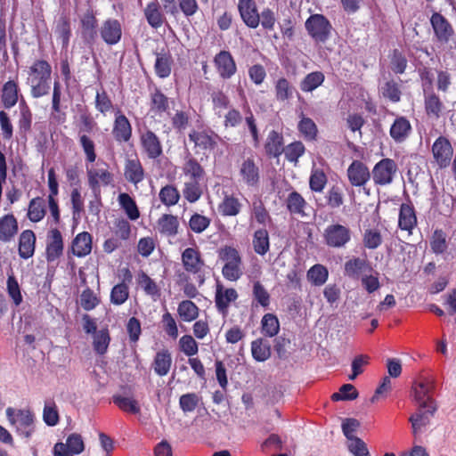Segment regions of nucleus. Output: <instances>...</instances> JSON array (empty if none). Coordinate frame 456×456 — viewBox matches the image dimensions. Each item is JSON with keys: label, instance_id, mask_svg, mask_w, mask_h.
<instances>
[{"label": "nucleus", "instance_id": "nucleus-27", "mask_svg": "<svg viewBox=\"0 0 456 456\" xmlns=\"http://www.w3.org/2000/svg\"><path fill=\"white\" fill-rule=\"evenodd\" d=\"M172 362L170 351L167 348H162L156 353L151 362V368L156 375L164 377L169 373Z\"/></svg>", "mask_w": 456, "mask_h": 456}, {"label": "nucleus", "instance_id": "nucleus-16", "mask_svg": "<svg viewBox=\"0 0 456 456\" xmlns=\"http://www.w3.org/2000/svg\"><path fill=\"white\" fill-rule=\"evenodd\" d=\"M346 174L351 185L354 187H363L370 179L368 167L361 160H353Z\"/></svg>", "mask_w": 456, "mask_h": 456}, {"label": "nucleus", "instance_id": "nucleus-63", "mask_svg": "<svg viewBox=\"0 0 456 456\" xmlns=\"http://www.w3.org/2000/svg\"><path fill=\"white\" fill-rule=\"evenodd\" d=\"M362 242L368 249L378 248L383 242L380 231L376 228L366 229L362 235Z\"/></svg>", "mask_w": 456, "mask_h": 456}, {"label": "nucleus", "instance_id": "nucleus-44", "mask_svg": "<svg viewBox=\"0 0 456 456\" xmlns=\"http://www.w3.org/2000/svg\"><path fill=\"white\" fill-rule=\"evenodd\" d=\"M46 214L45 202L42 197L33 198L28 207L27 217L32 223H38L44 219Z\"/></svg>", "mask_w": 456, "mask_h": 456}, {"label": "nucleus", "instance_id": "nucleus-21", "mask_svg": "<svg viewBox=\"0 0 456 456\" xmlns=\"http://www.w3.org/2000/svg\"><path fill=\"white\" fill-rule=\"evenodd\" d=\"M430 23L435 35L441 43H448L454 31L450 22L439 12H434Z\"/></svg>", "mask_w": 456, "mask_h": 456}, {"label": "nucleus", "instance_id": "nucleus-23", "mask_svg": "<svg viewBox=\"0 0 456 456\" xmlns=\"http://www.w3.org/2000/svg\"><path fill=\"white\" fill-rule=\"evenodd\" d=\"M100 34L102 40L107 45H112L118 44L122 37L120 22L115 19L106 20L100 28Z\"/></svg>", "mask_w": 456, "mask_h": 456}, {"label": "nucleus", "instance_id": "nucleus-5", "mask_svg": "<svg viewBox=\"0 0 456 456\" xmlns=\"http://www.w3.org/2000/svg\"><path fill=\"white\" fill-rule=\"evenodd\" d=\"M305 29L316 43H325L332 29L330 20L322 14H312L305 20Z\"/></svg>", "mask_w": 456, "mask_h": 456}, {"label": "nucleus", "instance_id": "nucleus-19", "mask_svg": "<svg viewBox=\"0 0 456 456\" xmlns=\"http://www.w3.org/2000/svg\"><path fill=\"white\" fill-rule=\"evenodd\" d=\"M88 186L94 192H99L101 185L109 186L113 183L114 175L107 168H87Z\"/></svg>", "mask_w": 456, "mask_h": 456}, {"label": "nucleus", "instance_id": "nucleus-18", "mask_svg": "<svg viewBox=\"0 0 456 456\" xmlns=\"http://www.w3.org/2000/svg\"><path fill=\"white\" fill-rule=\"evenodd\" d=\"M80 24L83 38L88 43L94 42L97 37L98 20L90 1H88V8L80 19Z\"/></svg>", "mask_w": 456, "mask_h": 456}, {"label": "nucleus", "instance_id": "nucleus-40", "mask_svg": "<svg viewBox=\"0 0 456 456\" xmlns=\"http://www.w3.org/2000/svg\"><path fill=\"white\" fill-rule=\"evenodd\" d=\"M62 91L59 80L53 82V94H52V116L59 123H63L66 120V113L62 110L61 106Z\"/></svg>", "mask_w": 456, "mask_h": 456}, {"label": "nucleus", "instance_id": "nucleus-52", "mask_svg": "<svg viewBox=\"0 0 456 456\" xmlns=\"http://www.w3.org/2000/svg\"><path fill=\"white\" fill-rule=\"evenodd\" d=\"M183 173L190 177V180L200 181L205 175V171L199 161L193 158L189 157L186 159L183 167Z\"/></svg>", "mask_w": 456, "mask_h": 456}, {"label": "nucleus", "instance_id": "nucleus-60", "mask_svg": "<svg viewBox=\"0 0 456 456\" xmlns=\"http://www.w3.org/2000/svg\"><path fill=\"white\" fill-rule=\"evenodd\" d=\"M211 224V218L200 213H193L189 219V228L194 233H202Z\"/></svg>", "mask_w": 456, "mask_h": 456}, {"label": "nucleus", "instance_id": "nucleus-6", "mask_svg": "<svg viewBox=\"0 0 456 456\" xmlns=\"http://www.w3.org/2000/svg\"><path fill=\"white\" fill-rule=\"evenodd\" d=\"M322 237L329 248H341L351 240L352 232L346 225L331 224L324 229Z\"/></svg>", "mask_w": 456, "mask_h": 456}, {"label": "nucleus", "instance_id": "nucleus-54", "mask_svg": "<svg viewBox=\"0 0 456 456\" xmlns=\"http://www.w3.org/2000/svg\"><path fill=\"white\" fill-rule=\"evenodd\" d=\"M137 282L145 294L151 296L153 299L160 297V289L158 284L143 271L138 273Z\"/></svg>", "mask_w": 456, "mask_h": 456}, {"label": "nucleus", "instance_id": "nucleus-12", "mask_svg": "<svg viewBox=\"0 0 456 456\" xmlns=\"http://www.w3.org/2000/svg\"><path fill=\"white\" fill-rule=\"evenodd\" d=\"M181 261L184 271L192 275L201 273L205 266V261L201 256V253L195 248H185L181 255Z\"/></svg>", "mask_w": 456, "mask_h": 456}, {"label": "nucleus", "instance_id": "nucleus-38", "mask_svg": "<svg viewBox=\"0 0 456 456\" xmlns=\"http://www.w3.org/2000/svg\"><path fill=\"white\" fill-rule=\"evenodd\" d=\"M156 61L154 69L156 75L160 78H166L170 76L172 71L173 58L168 51L163 50L160 53H156Z\"/></svg>", "mask_w": 456, "mask_h": 456}, {"label": "nucleus", "instance_id": "nucleus-50", "mask_svg": "<svg viewBox=\"0 0 456 456\" xmlns=\"http://www.w3.org/2000/svg\"><path fill=\"white\" fill-rule=\"evenodd\" d=\"M325 76L322 71L308 73L300 82L299 86L302 92L311 93L323 84Z\"/></svg>", "mask_w": 456, "mask_h": 456}, {"label": "nucleus", "instance_id": "nucleus-59", "mask_svg": "<svg viewBox=\"0 0 456 456\" xmlns=\"http://www.w3.org/2000/svg\"><path fill=\"white\" fill-rule=\"evenodd\" d=\"M447 235L442 229H436L430 238V248L436 255L444 254L447 248Z\"/></svg>", "mask_w": 456, "mask_h": 456}, {"label": "nucleus", "instance_id": "nucleus-20", "mask_svg": "<svg viewBox=\"0 0 456 456\" xmlns=\"http://www.w3.org/2000/svg\"><path fill=\"white\" fill-rule=\"evenodd\" d=\"M239 173L243 183L248 186L255 187L259 183L260 169L252 157L243 159Z\"/></svg>", "mask_w": 456, "mask_h": 456}, {"label": "nucleus", "instance_id": "nucleus-32", "mask_svg": "<svg viewBox=\"0 0 456 456\" xmlns=\"http://www.w3.org/2000/svg\"><path fill=\"white\" fill-rule=\"evenodd\" d=\"M20 91L19 84L15 80H8L3 85L1 102L5 109H11L17 104Z\"/></svg>", "mask_w": 456, "mask_h": 456}, {"label": "nucleus", "instance_id": "nucleus-13", "mask_svg": "<svg viewBox=\"0 0 456 456\" xmlns=\"http://www.w3.org/2000/svg\"><path fill=\"white\" fill-rule=\"evenodd\" d=\"M436 410V405H429L427 407L418 406L416 412L409 418V421L411 424L412 434L415 436L430 424L431 419L434 417Z\"/></svg>", "mask_w": 456, "mask_h": 456}, {"label": "nucleus", "instance_id": "nucleus-11", "mask_svg": "<svg viewBox=\"0 0 456 456\" xmlns=\"http://www.w3.org/2000/svg\"><path fill=\"white\" fill-rule=\"evenodd\" d=\"M64 250L62 234L60 230L51 228L46 234L45 259L48 263L55 262L59 259Z\"/></svg>", "mask_w": 456, "mask_h": 456}, {"label": "nucleus", "instance_id": "nucleus-9", "mask_svg": "<svg viewBox=\"0 0 456 456\" xmlns=\"http://www.w3.org/2000/svg\"><path fill=\"white\" fill-rule=\"evenodd\" d=\"M111 134L118 143L128 142L133 136L131 122L120 108H118L115 111Z\"/></svg>", "mask_w": 456, "mask_h": 456}, {"label": "nucleus", "instance_id": "nucleus-15", "mask_svg": "<svg viewBox=\"0 0 456 456\" xmlns=\"http://www.w3.org/2000/svg\"><path fill=\"white\" fill-rule=\"evenodd\" d=\"M432 153L441 168L448 167L453 153L450 141L444 136H439L433 143Z\"/></svg>", "mask_w": 456, "mask_h": 456}, {"label": "nucleus", "instance_id": "nucleus-37", "mask_svg": "<svg viewBox=\"0 0 456 456\" xmlns=\"http://www.w3.org/2000/svg\"><path fill=\"white\" fill-rule=\"evenodd\" d=\"M94 108L103 117L114 113L118 108L116 106L107 91L102 86L100 90L96 91L94 98Z\"/></svg>", "mask_w": 456, "mask_h": 456}, {"label": "nucleus", "instance_id": "nucleus-31", "mask_svg": "<svg viewBox=\"0 0 456 456\" xmlns=\"http://www.w3.org/2000/svg\"><path fill=\"white\" fill-rule=\"evenodd\" d=\"M93 238L87 232H82L76 235L72 240L71 251L77 257H84L92 251Z\"/></svg>", "mask_w": 456, "mask_h": 456}, {"label": "nucleus", "instance_id": "nucleus-64", "mask_svg": "<svg viewBox=\"0 0 456 456\" xmlns=\"http://www.w3.org/2000/svg\"><path fill=\"white\" fill-rule=\"evenodd\" d=\"M129 297V287L125 282L116 284L110 291V302L115 305H123Z\"/></svg>", "mask_w": 456, "mask_h": 456}, {"label": "nucleus", "instance_id": "nucleus-7", "mask_svg": "<svg viewBox=\"0 0 456 456\" xmlns=\"http://www.w3.org/2000/svg\"><path fill=\"white\" fill-rule=\"evenodd\" d=\"M139 143L142 153L150 159H157L163 155V146L159 137L148 127L140 132Z\"/></svg>", "mask_w": 456, "mask_h": 456}, {"label": "nucleus", "instance_id": "nucleus-34", "mask_svg": "<svg viewBox=\"0 0 456 456\" xmlns=\"http://www.w3.org/2000/svg\"><path fill=\"white\" fill-rule=\"evenodd\" d=\"M416 225L417 216L414 207L411 204L403 203L399 211V228L411 233Z\"/></svg>", "mask_w": 456, "mask_h": 456}, {"label": "nucleus", "instance_id": "nucleus-57", "mask_svg": "<svg viewBox=\"0 0 456 456\" xmlns=\"http://www.w3.org/2000/svg\"><path fill=\"white\" fill-rule=\"evenodd\" d=\"M112 402L123 411L138 414L141 411L138 402L132 397H125L120 395H114Z\"/></svg>", "mask_w": 456, "mask_h": 456}, {"label": "nucleus", "instance_id": "nucleus-47", "mask_svg": "<svg viewBox=\"0 0 456 456\" xmlns=\"http://www.w3.org/2000/svg\"><path fill=\"white\" fill-rule=\"evenodd\" d=\"M118 201L130 220L134 221L140 217V211L136 202L128 193H120L118 197Z\"/></svg>", "mask_w": 456, "mask_h": 456}, {"label": "nucleus", "instance_id": "nucleus-51", "mask_svg": "<svg viewBox=\"0 0 456 456\" xmlns=\"http://www.w3.org/2000/svg\"><path fill=\"white\" fill-rule=\"evenodd\" d=\"M425 110L428 117L438 119L444 109V103L437 94L430 93L425 96Z\"/></svg>", "mask_w": 456, "mask_h": 456}, {"label": "nucleus", "instance_id": "nucleus-53", "mask_svg": "<svg viewBox=\"0 0 456 456\" xmlns=\"http://www.w3.org/2000/svg\"><path fill=\"white\" fill-rule=\"evenodd\" d=\"M251 354L256 362H265L271 356V346L268 341L257 338L251 343Z\"/></svg>", "mask_w": 456, "mask_h": 456}, {"label": "nucleus", "instance_id": "nucleus-39", "mask_svg": "<svg viewBox=\"0 0 456 456\" xmlns=\"http://www.w3.org/2000/svg\"><path fill=\"white\" fill-rule=\"evenodd\" d=\"M242 208V203L233 194H225L218 204V211L223 216H236Z\"/></svg>", "mask_w": 456, "mask_h": 456}, {"label": "nucleus", "instance_id": "nucleus-43", "mask_svg": "<svg viewBox=\"0 0 456 456\" xmlns=\"http://www.w3.org/2000/svg\"><path fill=\"white\" fill-rule=\"evenodd\" d=\"M345 274L350 278H359L366 270L372 271L369 262L364 258L353 257L345 263Z\"/></svg>", "mask_w": 456, "mask_h": 456}, {"label": "nucleus", "instance_id": "nucleus-46", "mask_svg": "<svg viewBox=\"0 0 456 456\" xmlns=\"http://www.w3.org/2000/svg\"><path fill=\"white\" fill-rule=\"evenodd\" d=\"M111 338L108 328H103L93 335V348L99 355H104L109 348Z\"/></svg>", "mask_w": 456, "mask_h": 456}, {"label": "nucleus", "instance_id": "nucleus-28", "mask_svg": "<svg viewBox=\"0 0 456 456\" xmlns=\"http://www.w3.org/2000/svg\"><path fill=\"white\" fill-rule=\"evenodd\" d=\"M18 232L19 224L13 214H6L0 217V241L10 242Z\"/></svg>", "mask_w": 456, "mask_h": 456}, {"label": "nucleus", "instance_id": "nucleus-55", "mask_svg": "<svg viewBox=\"0 0 456 456\" xmlns=\"http://www.w3.org/2000/svg\"><path fill=\"white\" fill-rule=\"evenodd\" d=\"M200 182V181L197 180H189L184 183L183 194L188 202L195 203L201 198L203 190Z\"/></svg>", "mask_w": 456, "mask_h": 456}, {"label": "nucleus", "instance_id": "nucleus-26", "mask_svg": "<svg viewBox=\"0 0 456 456\" xmlns=\"http://www.w3.org/2000/svg\"><path fill=\"white\" fill-rule=\"evenodd\" d=\"M265 154L269 158H279L284 151V137L282 133L272 130L268 133L265 142Z\"/></svg>", "mask_w": 456, "mask_h": 456}, {"label": "nucleus", "instance_id": "nucleus-45", "mask_svg": "<svg viewBox=\"0 0 456 456\" xmlns=\"http://www.w3.org/2000/svg\"><path fill=\"white\" fill-rule=\"evenodd\" d=\"M254 251L260 255H265L270 249L269 232L265 228H259L255 231L252 239Z\"/></svg>", "mask_w": 456, "mask_h": 456}, {"label": "nucleus", "instance_id": "nucleus-41", "mask_svg": "<svg viewBox=\"0 0 456 456\" xmlns=\"http://www.w3.org/2000/svg\"><path fill=\"white\" fill-rule=\"evenodd\" d=\"M300 119L297 123V130L305 141H316L318 136V127L314 121L305 116L302 112L299 116Z\"/></svg>", "mask_w": 456, "mask_h": 456}, {"label": "nucleus", "instance_id": "nucleus-33", "mask_svg": "<svg viewBox=\"0 0 456 456\" xmlns=\"http://www.w3.org/2000/svg\"><path fill=\"white\" fill-rule=\"evenodd\" d=\"M150 111L155 115H162L169 110V99L160 90V88L155 86L150 93Z\"/></svg>", "mask_w": 456, "mask_h": 456}, {"label": "nucleus", "instance_id": "nucleus-1", "mask_svg": "<svg viewBox=\"0 0 456 456\" xmlns=\"http://www.w3.org/2000/svg\"><path fill=\"white\" fill-rule=\"evenodd\" d=\"M51 75L52 67L47 61L38 59L31 64L28 70L27 84L30 86L33 98H41L49 94Z\"/></svg>", "mask_w": 456, "mask_h": 456}, {"label": "nucleus", "instance_id": "nucleus-22", "mask_svg": "<svg viewBox=\"0 0 456 456\" xmlns=\"http://www.w3.org/2000/svg\"><path fill=\"white\" fill-rule=\"evenodd\" d=\"M412 127L410 120L403 117H397L389 129V135L395 143L405 142L411 134Z\"/></svg>", "mask_w": 456, "mask_h": 456}, {"label": "nucleus", "instance_id": "nucleus-10", "mask_svg": "<svg viewBox=\"0 0 456 456\" xmlns=\"http://www.w3.org/2000/svg\"><path fill=\"white\" fill-rule=\"evenodd\" d=\"M239 297L238 292L233 288H224V286L217 281L215 292V305L217 312L224 317L229 314L230 304L235 302Z\"/></svg>", "mask_w": 456, "mask_h": 456}, {"label": "nucleus", "instance_id": "nucleus-49", "mask_svg": "<svg viewBox=\"0 0 456 456\" xmlns=\"http://www.w3.org/2000/svg\"><path fill=\"white\" fill-rule=\"evenodd\" d=\"M177 313L182 321L191 322L199 317L200 309L191 300H183L179 303Z\"/></svg>", "mask_w": 456, "mask_h": 456}, {"label": "nucleus", "instance_id": "nucleus-42", "mask_svg": "<svg viewBox=\"0 0 456 456\" xmlns=\"http://www.w3.org/2000/svg\"><path fill=\"white\" fill-rule=\"evenodd\" d=\"M144 16L149 25L154 28H160L165 20L159 4L157 1L149 3L144 9Z\"/></svg>", "mask_w": 456, "mask_h": 456}, {"label": "nucleus", "instance_id": "nucleus-58", "mask_svg": "<svg viewBox=\"0 0 456 456\" xmlns=\"http://www.w3.org/2000/svg\"><path fill=\"white\" fill-rule=\"evenodd\" d=\"M252 214L258 224L265 226L272 221V217L266 209L264 201L256 198L252 202Z\"/></svg>", "mask_w": 456, "mask_h": 456}, {"label": "nucleus", "instance_id": "nucleus-35", "mask_svg": "<svg viewBox=\"0 0 456 456\" xmlns=\"http://www.w3.org/2000/svg\"><path fill=\"white\" fill-rule=\"evenodd\" d=\"M157 229L161 235L175 237L179 229L178 217L171 214H163L157 222Z\"/></svg>", "mask_w": 456, "mask_h": 456}, {"label": "nucleus", "instance_id": "nucleus-29", "mask_svg": "<svg viewBox=\"0 0 456 456\" xmlns=\"http://www.w3.org/2000/svg\"><path fill=\"white\" fill-rule=\"evenodd\" d=\"M36 234L32 230H24L19 238L18 252L23 259L33 256L36 248Z\"/></svg>", "mask_w": 456, "mask_h": 456}, {"label": "nucleus", "instance_id": "nucleus-24", "mask_svg": "<svg viewBox=\"0 0 456 456\" xmlns=\"http://www.w3.org/2000/svg\"><path fill=\"white\" fill-rule=\"evenodd\" d=\"M124 176L128 183L134 185H137L144 180V168L137 156L133 159H126L124 166Z\"/></svg>", "mask_w": 456, "mask_h": 456}, {"label": "nucleus", "instance_id": "nucleus-14", "mask_svg": "<svg viewBox=\"0 0 456 456\" xmlns=\"http://www.w3.org/2000/svg\"><path fill=\"white\" fill-rule=\"evenodd\" d=\"M214 64L217 73L223 79L231 78L237 72V65L229 51H220L214 57Z\"/></svg>", "mask_w": 456, "mask_h": 456}, {"label": "nucleus", "instance_id": "nucleus-4", "mask_svg": "<svg viewBox=\"0 0 456 456\" xmlns=\"http://www.w3.org/2000/svg\"><path fill=\"white\" fill-rule=\"evenodd\" d=\"M189 140L194 143L198 152L206 153L214 151L218 146L221 137L211 128L192 129L188 134Z\"/></svg>", "mask_w": 456, "mask_h": 456}, {"label": "nucleus", "instance_id": "nucleus-17", "mask_svg": "<svg viewBox=\"0 0 456 456\" xmlns=\"http://www.w3.org/2000/svg\"><path fill=\"white\" fill-rule=\"evenodd\" d=\"M433 389L434 384L428 379L414 382L412 386V391L414 400L418 403V406L427 407L429 405H436L435 400L432 397Z\"/></svg>", "mask_w": 456, "mask_h": 456}, {"label": "nucleus", "instance_id": "nucleus-56", "mask_svg": "<svg viewBox=\"0 0 456 456\" xmlns=\"http://www.w3.org/2000/svg\"><path fill=\"white\" fill-rule=\"evenodd\" d=\"M159 198L162 204L167 207H172L179 202L181 195L175 185L167 184L160 189Z\"/></svg>", "mask_w": 456, "mask_h": 456}, {"label": "nucleus", "instance_id": "nucleus-2", "mask_svg": "<svg viewBox=\"0 0 456 456\" xmlns=\"http://www.w3.org/2000/svg\"><path fill=\"white\" fill-rule=\"evenodd\" d=\"M218 256L224 262L222 268L223 276L230 281H238L242 275L240 252L232 246H224L219 249Z\"/></svg>", "mask_w": 456, "mask_h": 456}, {"label": "nucleus", "instance_id": "nucleus-30", "mask_svg": "<svg viewBox=\"0 0 456 456\" xmlns=\"http://www.w3.org/2000/svg\"><path fill=\"white\" fill-rule=\"evenodd\" d=\"M285 205L290 215L299 217L306 216L305 209L308 204L298 191H293L289 192L285 200Z\"/></svg>", "mask_w": 456, "mask_h": 456}, {"label": "nucleus", "instance_id": "nucleus-3", "mask_svg": "<svg viewBox=\"0 0 456 456\" xmlns=\"http://www.w3.org/2000/svg\"><path fill=\"white\" fill-rule=\"evenodd\" d=\"M6 416L14 426L17 433L26 438H29L35 431L34 414L29 410H14L11 407L6 409Z\"/></svg>", "mask_w": 456, "mask_h": 456}, {"label": "nucleus", "instance_id": "nucleus-25", "mask_svg": "<svg viewBox=\"0 0 456 456\" xmlns=\"http://www.w3.org/2000/svg\"><path fill=\"white\" fill-rule=\"evenodd\" d=\"M238 9L242 20L248 27L251 28L258 27L259 13L254 0H239Z\"/></svg>", "mask_w": 456, "mask_h": 456}, {"label": "nucleus", "instance_id": "nucleus-8", "mask_svg": "<svg viewBox=\"0 0 456 456\" xmlns=\"http://www.w3.org/2000/svg\"><path fill=\"white\" fill-rule=\"evenodd\" d=\"M397 165L392 159L385 158L379 160L373 167L372 178L377 185L390 184L397 172Z\"/></svg>", "mask_w": 456, "mask_h": 456}, {"label": "nucleus", "instance_id": "nucleus-62", "mask_svg": "<svg viewBox=\"0 0 456 456\" xmlns=\"http://www.w3.org/2000/svg\"><path fill=\"white\" fill-rule=\"evenodd\" d=\"M262 333L267 337H274L280 330V322L276 315L265 314L261 321Z\"/></svg>", "mask_w": 456, "mask_h": 456}, {"label": "nucleus", "instance_id": "nucleus-61", "mask_svg": "<svg viewBox=\"0 0 456 456\" xmlns=\"http://www.w3.org/2000/svg\"><path fill=\"white\" fill-rule=\"evenodd\" d=\"M305 152V147L301 141H295L286 147H284L283 153L285 154L286 159L294 163L295 165L298 162L300 157H302Z\"/></svg>", "mask_w": 456, "mask_h": 456}, {"label": "nucleus", "instance_id": "nucleus-48", "mask_svg": "<svg viewBox=\"0 0 456 456\" xmlns=\"http://www.w3.org/2000/svg\"><path fill=\"white\" fill-rule=\"evenodd\" d=\"M306 277L314 286L321 287L327 281L329 271L323 265L315 264L307 271Z\"/></svg>", "mask_w": 456, "mask_h": 456}, {"label": "nucleus", "instance_id": "nucleus-36", "mask_svg": "<svg viewBox=\"0 0 456 456\" xmlns=\"http://www.w3.org/2000/svg\"><path fill=\"white\" fill-rule=\"evenodd\" d=\"M294 86L284 77L274 81V97L278 102H289L294 96Z\"/></svg>", "mask_w": 456, "mask_h": 456}]
</instances>
